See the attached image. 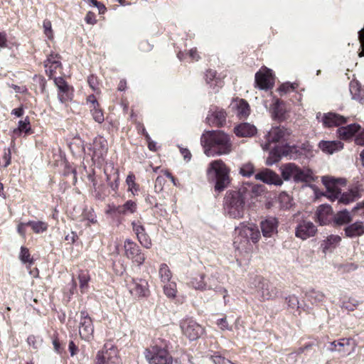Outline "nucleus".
Returning a JSON list of instances; mask_svg holds the SVG:
<instances>
[{"mask_svg":"<svg viewBox=\"0 0 364 364\" xmlns=\"http://www.w3.org/2000/svg\"><path fill=\"white\" fill-rule=\"evenodd\" d=\"M95 364H122L117 349L113 346H107L99 351L96 356Z\"/></svg>","mask_w":364,"mask_h":364,"instance_id":"6e6552de","label":"nucleus"},{"mask_svg":"<svg viewBox=\"0 0 364 364\" xmlns=\"http://www.w3.org/2000/svg\"><path fill=\"white\" fill-rule=\"evenodd\" d=\"M350 92L353 100H357L360 103H363L364 91L360 89V86L357 82H350Z\"/></svg>","mask_w":364,"mask_h":364,"instance_id":"c9c22d12","label":"nucleus"},{"mask_svg":"<svg viewBox=\"0 0 364 364\" xmlns=\"http://www.w3.org/2000/svg\"><path fill=\"white\" fill-rule=\"evenodd\" d=\"M358 38L362 47V51L359 53V56L363 57L364 56V28L358 32Z\"/></svg>","mask_w":364,"mask_h":364,"instance_id":"e2e57ef3","label":"nucleus"},{"mask_svg":"<svg viewBox=\"0 0 364 364\" xmlns=\"http://www.w3.org/2000/svg\"><path fill=\"white\" fill-rule=\"evenodd\" d=\"M78 279L80 283V289L82 293L87 291L90 276L88 272L81 270L78 274Z\"/></svg>","mask_w":364,"mask_h":364,"instance_id":"e433bc0d","label":"nucleus"},{"mask_svg":"<svg viewBox=\"0 0 364 364\" xmlns=\"http://www.w3.org/2000/svg\"><path fill=\"white\" fill-rule=\"evenodd\" d=\"M16 43H10L8 41L7 35L5 32H0V48H11L12 46H17Z\"/></svg>","mask_w":364,"mask_h":364,"instance_id":"603ef678","label":"nucleus"},{"mask_svg":"<svg viewBox=\"0 0 364 364\" xmlns=\"http://www.w3.org/2000/svg\"><path fill=\"white\" fill-rule=\"evenodd\" d=\"M360 197V190L358 187L350 189L348 192L340 195L338 200L339 203L348 204Z\"/></svg>","mask_w":364,"mask_h":364,"instance_id":"473e14b6","label":"nucleus"},{"mask_svg":"<svg viewBox=\"0 0 364 364\" xmlns=\"http://www.w3.org/2000/svg\"><path fill=\"white\" fill-rule=\"evenodd\" d=\"M358 305V301L353 299H349L348 301L343 303V306L350 311H353Z\"/></svg>","mask_w":364,"mask_h":364,"instance_id":"bf43d9fd","label":"nucleus"},{"mask_svg":"<svg viewBox=\"0 0 364 364\" xmlns=\"http://www.w3.org/2000/svg\"><path fill=\"white\" fill-rule=\"evenodd\" d=\"M279 201L282 208L288 209L291 207V198L286 193H282L279 194Z\"/></svg>","mask_w":364,"mask_h":364,"instance_id":"3c124183","label":"nucleus"},{"mask_svg":"<svg viewBox=\"0 0 364 364\" xmlns=\"http://www.w3.org/2000/svg\"><path fill=\"white\" fill-rule=\"evenodd\" d=\"M92 158L95 161L100 162L106 155L107 151V142L102 136L97 137L94 139L92 146Z\"/></svg>","mask_w":364,"mask_h":364,"instance_id":"f3484780","label":"nucleus"},{"mask_svg":"<svg viewBox=\"0 0 364 364\" xmlns=\"http://www.w3.org/2000/svg\"><path fill=\"white\" fill-rule=\"evenodd\" d=\"M272 70L263 67L255 74V86L260 90H269L274 85Z\"/></svg>","mask_w":364,"mask_h":364,"instance_id":"f8f14e48","label":"nucleus"},{"mask_svg":"<svg viewBox=\"0 0 364 364\" xmlns=\"http://www.w3.org/2000/svg\"><path fill=\"white\" fill-rule=\"evenodd\" d=\"M355 142L358 145L364 146V129L356 136Z\"/></svg>","mask_w":364,"mask_h":364,"instance_id":"338daca9","label":"nucleus"},{"mask_svg":"<svg viewBox=\"0 0 364 364\" xmlns=\"http://www.w3.org/2000/svg\"><path fill=\"white\" fill-rule=\"evenodd\" d=\"M29 226L27 223L21 222L17 225V232L23 237L26 238V228Z\"/></svg>","mask_w":364,"mask_h":364,"instance_id":"13d9d810","label":"nucleus"},{"mask_svg":"<svg viewBox=\"0 0 364 364\" xmlns=\"http://www.w3.org/2000/svg\"><path fill=\"white\" fill-rule=\"evenodd\" d=\"M144 356L149 364H172V357L167 350L157 345L151 346L144 351Z\"/></svg>","mask_w":364,"mask_h":364,"instance_id":"423d86ee","label":"nucleus"},{"mask_svg":"<svg viewBox=\"0 0 364 364\" xmlns=\"http://www.w3.org/2000/svg\"><path fill=\"white\" fill-rule=\"evenodd\" d=\"M93 322L88 314L82 311L80 313L79 334L84 340H90L93 336Z\"/></svg>","mask_w":364,"mask_h":364,"instance_id":"9b49d317","label":"nucleus"},{"mask_svg":"<svg viewBox=\"0 0 364 364\" xmlns=\"http://www.w3.org/2000/svg\"><path fill=\"white\" fill-rule=\"evenodd\" d=\"M166 183V179L163 176H158L155 181L154 191L156 193H160L163 191L164 186Z\"/></svg>","mask_w":364,"mask_h":364,"instance_id":"5fc2aeb1","label":"nucleus"},{"mask_svg":"<svg viewBox=\"0 0 364 364\" xmlns=\"http://www.w3.org/2000/svg\"><path fill=\"white\" fill-rule=\"evenodd\" d=\"M163 284L164 294L170 299H174L176 296L177 293L176 283L171 281Z\"/></svg>","mask_w":364,"mask_h":364,"instance_id":"a19ab883","label":"nucleus"},{"mask_svg":"<svg viewBox=\"0 0 364 364\" xmlns=\"http://www.w3.org/2000/svg\"><path fill=\"white\" fill-rule=\"evenodd\" d=\"M321 122L324 127H339L347 122V118L333 112H328L322 116Z\"/></svg>","mask_w":364,"mask_h":364,"instance_id":"b1692460","label":"nucleus"},{"mask_svg":"<svg viewBox=\"0 0 364 364\" xmlns=\"http://www.w3.org/2000/svg\"><path fill=\"white\" fill-rule=\"evenodd\" d=\"M255 178L257 180L269 185L273 184L275 186H281L283 183L279 176L268 168L264 169L256 173Z\"/></svg>","mask_w":364,"mask_h":364,"instance_id":"a211bd4d","label":"nucleus"},{"mask_svg":"<svg viewBox=\"0 0 364 364\" xmlns=\"http://www.w3.org/2000/svg\"><path fill=\"white\" fill-rule=\"evenodd\" d=\"M310 296L314 298L316 301H321L324 298V294L321 291H312Z\"/></svg>","mask_w":364,"mask_h":364,"instance_id":"0e129e2a","label":"nucleus"},{"mask_svg":"<svg viewBox=\"0 0 364 364\" xmlns=\"http://www.w3.org/2000/svg\"><path fill=\"white\" fill-rule=\"evenodd\" d=\"M291 132L284 127H272L267 134L269 143L284 142L288 140Z\"/></svg>","mask_w":364,"mask_h":364,"instance_id":"dca6fc26","label":"nucleus"},{"mask_svg":"<svg viewBox=\"0 0 364 364\" xmlns=\"http://www.w3.org/2000/svg\"><path fill=\"white\" fill-rule=\"evenodd\" d=\"M235 236L233 242L234 247L239 250H247L250 249L252 242L256 244L260 240V232L255 224L240 223L235 228Z\"/></svg>","mask_w":364,"mask_h":364,"instance_id":"f03ea898","label":"nucleus"},{"mask_svg":"<svg viewBox=\"0 0 364 364\" xmlns=\"http://www.w3.org/2000/svg\"><path fill=\"white\" fill-rule=\"evenodd\" d=\"M28 224H29L32 230L36 234L46 232L48 228L47 223L41 220H29Z\"/></svg>","mask_w":364,"mask_h":364,"instance_id":"58836bf2","label":"nucleus"},{"mask_svg":"<svg viewBox=\"0 0 364 364\" xmlns=\"http://www.w3.org/2000/svg\"><path fill=\"white\" fill-rule=\"evenodd\" d=\"M55 84L58 88V99L63 103L71 99L70 88L67 82L62 77L55 78Z\"/></svg>","mask_w":364,"mask_h":364,"instance_id":"a878e982","label":"nucleus"},{"mask_svg":"<svg viewBox=\"0 0 364 364\" xmlns=\"http://www.w3.org/2000/svg\"><path fill=\"white\" fill-rule=\"evenodd\" d=\"M272 113L275 119L279 120H284L285 119V111L278 100H277L274 104Z\"/></svg>","mask_w":364,"mask_h":364,"instance_id":"37998d69","label":"nucleus"},{"mask_svg":"<svg viewBox=\"0 0 364 364\" xmlns=\"http://www.w3.org/2000/svg\"><path fill=\"white\" fill-rule=\"evenodd\" d=\"M261 186L255 185L250 183H244L237 190L230 191L229 192L233 195L237 194L239 198L243 199V200L245 202L246 199L249 196L252 197V193H257L259 189H261Z\"/></svg>","mask_w":364,"mask_h":364,"instance_id":"4be33fe9","label":"nucleus"},{"mask_svg":"<svg viewBox=\"0 0 364 364\" xmlns=\"http://www.w3.org/2000/svg\"><path fill=\"white\" fill-rule=\"evenodd\" d=\"M255 172V167L251 163L242 164L240 169V173L245 177L251 176Z\"/></svg>","mask_w":364,"mask_h":364,"instance_id":"09e8293b","label":"nucleus"},{"mask_svg":"<svg viewBox=\"0 0 364 364\" xmlns=\"http://www.w3.org/2000/svg\"><path fill=\"white\" fill-rule=\"evenodd\" d=\"M317 220L321 225L329 223L332 220V209L328 205H321L316 213Z\"/></svg>","mask_w":364,"mask_h":364,"instance_id":"393cba45","label":"nucleus"},{"mask_svg":"<svg viewBox=\"0 0 364 364\" xmlns=\"http://www.w3.org/2000/svg\"><path fill=\"white\" fill-rule=\"evenodd\" d=\"M159 276L162 283L171 281L172 273L166 264H161L159 269Z\"/></svg>","mask_w":364,"mask_h":364,"instance_id":"ea45409f","label":"nucleus"},{"mask_svg":"<svg viewBox=\"0 0 364 364\" xmlns=\"http://www.w3.org/2000/svg\"><path fill=\"white\" fill-rule=\"evenodd\" d=\"M205 81L207 84L210 85V87L213 89L215 87L220 86L221 84L220 80L216 77V72L213 70L206 72Z\"/></svg>","mask_w":364,"mask_h":364,"instance_id":"79ce46f5","label":"nucleus"},{"mask_svg":"<svg viewBox=\"0 0 364 364\" xmlns=\"http://www.w3.org/2000/svg\"><path fill=\"white\" fill-rule=\"evenodd\" d=\"M19 258L21 261L23 263L29 262L30 264H31L33 262V260L31 258L28 249L24 247H21V248Z\"/></svg>","mask_w":364,"mask_h":364,"instance_id":"864d4df0","label":"nucleus"},{"mask_svg":"<svg viewBox=\"0 0 364 364\" xmlns=\"http://www.w3.org/2000/svg\"><path fill=\"white\" fill-rule=\"evenodd\" d=\"M180 151H181V155L183 156V159L188 161L191 160V152L189 151L188 149H185V148H181L180 149Z\"/></svg>","mask_w":364,"mask_h":364,"instance_id":"774afa93","label":"nucleus"},{"mask_svg":"<svg viewBox=\"0 0 364 364\" xmlns=\"http://www.w3.org/2000/svg\"><path fill=\"white\" fill-rule=\"evenodd\" d=\"M223 208L225 215L233 219L243 218L245 212V202L237 194L228 191L224 198Z\"/></svg>","mask_w":364,"mask_h":364,"instance_id":"39448f33","label":"nucleus"},{"mask_svg":"<svg viewBox=\"0 0 364 364\" xmlns=\"http://www.w3.org/2000/svg\"><path fill=\"white\" fill-rule=\"evenodd\" d=\"M135 176L132 173L126 178L128 191H130L134 196L136 195L139 190V185L135 182Z\"/></svg>","mask_w":364,"mask_h":364,"instance_id":"c03bdc74","label":"nucleus"},{"mask_svg":"<svg viewBox=\"0 0 364 364\" xmlns=\"http://www.w3.org/2000/svg\"><path fill=\"white\" fill-rule=\"evenodd\" d=\"M118 209H119V205H115L114 204L109 205L107 207V209L106 210V213L109 214V215H114V214L119 215V210H118Z\"/></svg>","mask_w":364,"mask_h":364,"instance_id":"680f3d73","label":"nucleus"},{"mask_svg":"<svg viewBox=\"0 0 364 364\" xmlns=\"http://www.w3.org/2000/svg\"><path fill=\"white\" fill-rule=\"evenodd\" d=\"M345 234L348 237H357L364 235V223L356 221L344 229Z\"/></svg>","mask_w":364,"mask_h":364,"instance_id":"c756f323","label":"nucleus"},{"mask_svg":"<svg viewBox=\"0 0 364 364\" xmlns=\"http://www.w3.org/2000/svg\"><path fill=\"white\" fill-rule=\"evenodd\" d=\"M354 212L358 215L364 218V200L353 208Z\"/></svg>","mask_w":364,"mask_h":364,"instance_id":"052dcab7","label":"nucleus"},{"mask_svg":"<svg viewBox=\"0 0 364 364\" xmlns=\"http://www.w3.org/2000/svg\"><path fill=\"white\" fill-rule=\"evenodd\" d=\"M205 284L206 286V290L213 289L215 292L222 294L225 304H227V297L228 296V290L218 284L215 277L210 276L207 279H205Z\"/></svg>","mask_w":364,"mask_h":364,"instance_id":"c85d7f7f","label":"nucleus"},{"mask_svg":"<svg viewBox=\"0 0 364 364\" xmlns=\"http://www.w3.org/2000/svg\"><path fill=\"white\" fill-rule=\"evenodd\" d=\"M230 107L240 119L246 118L250 114V105L243 99L237 98L233 100L230 105Z\"/></svg>","mask_w":364,"mask_h":364,"instance_id":"6ab92c4d","label":"nucleus"},{"mask_svg":"<svg viewBox=\"0 0 364 364\" xmlns=\"http://www.w3.org/2000/svg\"><path fill=\"white\" fill-rule=\"evenodd\" d=\"M360 127L357 124H351L338 129V134L340 139L346 140L351 138L360 129Z\"/></svg>","mask_w":364,"mask_h":364,"instance_id":"2f4dec72","label":"nucleus"},{"mask_svg":"<svg viewBox=\"0 0 364 364\" xmlns=\"http://www.w3.org/2000/svg\"><path fill=\"white\" fill-rule=\"evenodd\" d=\"M131 295L136 299L146 298L150 295L148 282L144 279L132 278L127 283Z\"/></svg>","mask_w":364,"mask_h":364,"instance_id":"0eeeda50","label":"nucleus"},{"mask_svg":"<svg viewBox=\"0 0 364 364\" xmlns=\"http://www.w3.org/2000/svg\"><path fill=\"white\" fill-rule=\"evenodd\" d=\"M317 232L314 224L309 220H302L296 226L295 235L303 240L314 237Z\"/></svg>","mask_w":364,"mask_h":364,"instance_id":"2eb2a0df","label":"nucleus"},{"mask_svg":"<svg viewBox=\"0 0 364 364\" xmlns=\"http://www.w3.org/2000/svg\"><path fill=\"white\" fill-rule=\"evenodd\" d=\"M234 133L239 137H250L257 133V128L250 123H241L234 128Z\"/></svg>","mask_w":364,"mask_h":364,"instance_id":"cd10ccee","label":"nucleus"},{"mask_svg":"<svg viewBox=\"0 0 364 364\" xmlns=\"http://www.w3.org/2000/svg\"><path fill=\"white\" fill-rule=\"evenodd\" d=\"M318 147L323 153L333 154L342 150L343 144L340 141H321Z\"/></svg>","mask_w":364,"mask_h":364,"instance_id":"bb28decb","label":"nucleus"},{"mask_svg":"<svg viewBox=\"0 0 364 364\" xmlns=\"http://www.w3.org/2000/svg\"><path fill=\"white\" fill-rule=\"evenodd\" d=\"M85 21L89 24H95L96 23L95 16L94 13L89 11L85 16Z\"/></svg>","mask_w":364,"mask_h":364,"instance_id":"69168bd1","label":"nucleus"},{"mask_svg":"<svg viewBox=\"0 0 364 364\" xmlns=\"http://www.w3.org/2000/svg\"><path fill=\"white\" fill-rule=\"evenodd\" d=\"M280 169L282 176L285 181L292 179L296 183H310L316 179L314 172L310 168H301L293 163L284 164Z\"/></svg>","mask_w":364,"mask_h":364,"instance_id":"7ed1b4c3","label":"nucleus"},{"mask_svg":"<svg viewBox=\"0 0 364 364\" xmlns=\"http://www.w3.org/2000/svg\"><path fill=\"white\" fill-rule=\"evenodd\" d=\"M43 28L45 35L49 38L52 39L53 37L51 22L48 20L43 21Z\"/></svg>","mask_w":364,"mask_h":364,"instance_id":"6e6d98bb","label":"nucleus"},{"mask_svg":"<svg viewBox=\"0 0 364 364\" xmlns=\"http://www.w3.org/2000/svg\"><path fill=\"white\" fill-rule=\"evenodd\" d=\"M350 341L343 339L341 341H334L331 343V350H337L339 352H343L346 353V350H344V348L346 346H349Z\"/></svg>","mask_w":364,"mask_h":364,"instance_id":"de8ad7c7","label":"nucleus"},{"mask_svg":"<svg viewBox=\"0 0 364 364\" xmlns=\"http://www.w3.org/2000/svg\"><path fill=\"white\" fill-rule=\"evenodd\" d=\"M207 171L208 176L215 180V191L220 192L228 187L230 182V170L222 160L212 161Z\"/></svg>","mask_w":364,"mask_h":364,"instance_id":"20e7f679","label":"nucleus"},{"mask_svg":"<svg viewBox=\"0 0 364 364\" xmlns=\"http://www.w3.org/2000/svg\"><path fill=\"white\" fill-rule=\"evenodd\" d=\"M334 218L335 222L338 225L346 224L352 220L350 213L346 210L338 212Z\"/></svg>","mask_w":364,"mask_h":364,"instance_id":"a18cd8bd","label":"nucleus"},{"mask_svg":"<svg viewBox=\"0 0 364 364\" xmlns=\"http://www.w3.org/2000/svg\"><path fill=\"white\" fill-rule=\"evenodd\" d=\"M183 333L189 340L195 341L204 333V328L191 318H186L181 323Z\"/></svg>","mask_w":364,"mask_h":364,"instance_id":"1a4fd4ad","label":"nucleus"},{"mask_svg":"<svg viewBox=\"0 0 364 364\" xmlns=\"http://www.w3.org/2000/svg\"><path fill=\"white\" fill-rule=\"evenodd\" d=\"M137 205L136 202L129 200L124 205H119V215H126L133 214L136 211Z\"/></svg>","mask_w":364,"mask_h":364,"instance_id":"f704fd0d","label":"nucleus"},{"mask_svg":"<svg viewBox=\"0 0 364 364\" xmlns=\"http://www.w3.org/2000/svg\"><path fill=\"white\" fill-rule=\"evenodd\" d=\"M190 284L195 289L205 291L206 286L205 284V275L198 274L193 277L190 282Z\"/></svg>","mask_w":364,"mask_h":364,"instance_id":"4c0bfd02","label":"nucleus"},{"mask_svg":"<svg viewBox=\"0 0 364 364\" xmlns=\"http://www.w3.org/2000/svg\"><path fill=\"white\" fill-rule=\"evenodd\" d=\"M132 226L140 244L145 248L149 249L152 244L151 238L146 232L145 228L139 221H133Z\"/></svg>","mask_w":364,"mask_h":364,"instance_id":"aec40b11","label":"nucleus"},{"mask_svg":"<svg viewBox=\"0 0 364 364\" xmlns=\"http://www.w3.org/2000/svg\"><path fill=\"white\" fill-rule=\"evenodd\" d=\"M322 182L326 188L324 196L332 201L338 199L341 195L339 185L343 183V180L336 179L330 176H323Z\"/></svg>","mask_w":364,"mask_h":364,"instance_id":"ddd939ff","label":"nucleus"},{"mask_svg":"<svg viewBox=\"0 0 364 364\" xmlns=\"http://www.w3.org/2000/svg\"><path fill=\"white\" fill-rule=\"evenodd\" d=\"M200 142L208 156L228 154L232 151L230 138L223 131L205 132L201 136Z\"/></svg>","mask_w":364,"mask_h":364,"instance_id":"f257e3e1","label":"nucleus"},{"mask_svg":"<svg viewBox=\"0 0 364 364\" xmlns=\"http://www.w3.org/2000/svg\"><path fill=\"white\" fill-rule=\"evenodd\" d=\"M124 254L126 257L132 260L137 265H141L146 257L141 253L139 247L130 239H127L124 244Z\"/></svg>","mask_w":364,"mask_h":364,"instance_id":"9d476101","label":"nucleus"},{"mask_svg":"<svg viewBox=\"0 0 364 364\" xmlns=\"http://www.w3.org/2000/svg\"><path fill=\"white\" fill-rule=\"evenodd\" d=\"M207 122L212 126L221 127L226 121V113L223 109H210L206 117Z\"/></svg>","mask_w":364,"mask_h":364,"instance_id":"5701e85b","label":"nucleus"},{"mask_svg":"<svg viewBox=\"0 0 364 364\" xmlns=\"http://www.w3.org/2000/svg\"><path fill=\"white\" fill-rule=\"evenodd\" d=\"M31 131L30 122L28 117L25 118L24 120H20L18 122V127L14 129V132L16 134L24 132L26 134L29 133Z\"/></svg>","mask_w":364,"mask_h":364,"instance_id":"49530a36","label":"nucleus"},{"mask_svg":"<svg viewBox=\"0 0 364 364\" xmlns=\"http://www.w3.org/2000/svg\"><path fill=\"white\" fill-rule=\"evenodd\" d=\"M341 241L339 235H331L322 241L321 248L324 253L332 252Z\"/></svg>","mask_w":364,"mask_h":364,"instance_id":"7c9ffc66","label":"nucleus"},{"mask_svg":"<svg viewBox=\"0 0 364 364\" xmlns=\"http://www.w3.org/2000/svg\"><path fill=\"white\" fill-rule=\"evenodd\" d=\"M216 324L220 328L221 331H230L232 327L229 325L226 317L220 318L217 321Z\"/></svg>","mask_w":364,"mask_h":364,"instance_id":"4d7b16f0","label":"nucleus"},{"mask_svg":"<svg viewBox=\"0 0 364 364\" xmlns=\"http://www.w3.org/2000/svg\"><path fill=\"white\" fill-rule=\"evenodd\" d=\"M279 222L274 217H269L261 221L260 228L264 237H272L277 233Z\"/></svg>","mask_w":364,"mask_h":364,"instance_id":"412c9836","label":"nucleus"},{"mask_svg":"<svg viewBox=\"0 0 364 364\" xmlns=\"http://www.w3.org/2000/svg\"><path fill=\"white\" fill-rule=\"evenodd\" d=\"M61 63L59 60L58 55H50L47 60L45 61V67L46 72H49L50 75L53 74V72L60 66Z\"/></svg>","mask_w":364,"mask_h":364,"instance_id":"72a5a7b5","label":"nucleus"},{"mask_svg":"<svg viewBox=\"0 0 364 364\" xmlns=\"http://www.w3.org/2000/svg\"><path fill=\"white\" fill-rule=\"evenodd\" d=\"M256 281L258 282L257 294L259 300H269L276 296V289L269 282L259 277H256Z\"/></svg>","mask_w":364,"mask_h":364,"instance_id":"4468645a","label":"nucleus"},{"mask_svg":"<svg viewBox=\"0 0 364 364\" xmlns=\"http://www.w3.org/2000/svg\"><path fill=\"white\" fill-rule=\"evenodd\" d=\"M90 112L95 122L98 123H102L105 120L102 110L100 108V106L96 107H91Z\"/></svg>","mask_w":364,"mask_h":364,"instance_id":"8fccbe9b","label":"nucleus"}]
</instances>
